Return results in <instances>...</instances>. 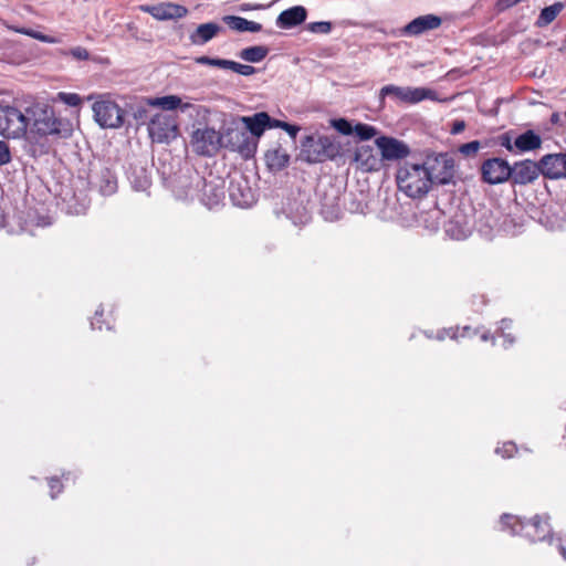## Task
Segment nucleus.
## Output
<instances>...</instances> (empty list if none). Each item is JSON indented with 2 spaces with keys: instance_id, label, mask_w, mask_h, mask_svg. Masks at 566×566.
<instances>
[{
  "instance_id": "f3484780",
  "label": "nucleus",
  "mask_w": 566,
  "mask_h": 566,
  "mask_svg": "<svg viewBox=\"0 0 566 566\" xmlns=\"http://www.w3.org/2000/svg\"><path fill=\"white\" fill-rule=\"evenodd\" d=\"M238 118L244 124L245 129L255 138L256 143L265 129H268L270 123V115L265 112H259L252 116H241Z\"/></svg>"
},
{
  "instance_id": "2eb2a0df",
  "label": "nucleus",
  "mask_w": 566,
  "mask_h": 566,
  "mask_svg": "<svg viewBox=\"0 0 566 566\" xmlns=\"http://www.w3.org/2000/svg\"><path fill=\"white\" fill-rule=\"evenodd\" d=\"M442 23L436 14H424L411 20L400 31L401 35L418 36L424 32L438 29Z\"/></svg>"
},
{
  "instance_id": "393cba45",
  "label": "nucleus",
  "mask_w": 566,
  "mask_h": 566,
  "mask_svg": "<svg viewBox=\"0 0 566 566\" xmlns=\"http://www.w3.org/2000/svg\"><path fill=\"white\" fill-rule=\"evenodd\" d=\"M442 220L443 212L438 207H433L420 214V222L430 232H436L440 228Z\"/></svg>"
},
{
  "instance_id": "bb28decb",
  "label": "nucleus",
  "mask_w": 566,
  "mask_h": 566,
  "mask_svg": "<svg viewBox=\"0 0 566 566\" xmlns=\"http://www.w3.org/2000/svg\"><path fill=\"white\" fill-rule=\"evenodd\" d=\"M230 198L232 202L238 207H248L253 200L250 188L241 189L240 185L231 184Z\"/></svg>"
},
{
  "instance_id": "4468645a",
  "label": "nucleus",
  "mask_w": 566,
  "mask_h": 566,
  "mask_svg": "<svg viewBox=\"0 0 566 566\" xmlns=\"http://www.w3.org/2000/svg\"><path fill=\"white\" fill-rule=\"evenodd\" d=\"M541 174L548 179L566 178V154H549L539 160Z\"/></svg>"
},
{
  "instance_id": "423d86ee",
  "label": "nucleus",
  "mask_w": 566,
  "mask_h": 566,
  "mask_svg": "<svg viewBox=\"0 0 566 566\" xmlns=\"http://www.w3.org/2000/svg\"><path fill=\"white\" fill-rule=\"evenodd\" d=\"M339 154V143L329 136H306L302 142L301 155L310 164L335 159Z\"/></svg>"
},
{
  "instance_id": "ddd939ff",
  "label": "nucleus",
  "mask_w": 566,
  "mask_h": 566,
  "mask_svg": "<svg viewBox=\"0 0 566 566\" xmlns=\"http://www.w3.org/2000/svg\"><path fill=\"white\" fill-rule=\"evenodd\" d=\"M376 146L385 160H398L406 158L410 149L407 144L394 137L381 136L376 138Z\"/></svg>"
},
{
  "instance_id": "09e8293b",
  "label": "nucleus",
  "mask_w": 566,
  "mask_h": 566,
  "mask_svg": "<svg viewBox=\"0 0 566 566\" xmlns=\"http://www.w3.org/2000/svg\"><path fill=\"white\" fill-rule=\"evenodd\" d=\"M146 106H148V105L145 103V104L138 105L136 108H134L133 114L137 120L146 117V114H147Z\"/></svg>"
},
{
  "instance_id": "4c0bfd02",
  "label": "nucleus",
  "mask_w": 566,
  "mask_h": 566,
  "mask_svg": "<svg viewBox=\"0 0 566 566\" xmlns=\"http://www.w3.org/2000/svg\"><path fill=\"white\" fill-rule=\"evenodd\" d=\"M57 99L73 107L78 106L81 104V97L75 93L60 92L57 94Z\"/></svg>"
},
{
  "instance_id": "5fc2aeb1",
  "label": "nucleus",
  "mask_w": 566,
  "mask_h": 566,
  "mask_svg": "<svg viewBox=\"0 0 566 566\" xmlns=\"http://www.w3.org/2000/svg\"><path fill=\"white\" fill-rule=\"evenodd\" d=\"M558 551L563 558L566 560V545H564L560 541L558 542Z\"/></svg>"
},
{
  "instance_id": "ea45409f",
  "label": "nucleus",
  "mask_w": 566,
  "mask_h": 566,
  "mask_svg": "<svg viewBox=\"0 0 566 566\" xmlns=\"http://www.w3.org/2000/svg\"><path fill=\"white\" fill-rule=\"evenodd\" d=\"M11 161V153L8 144L0 140V167Z\"/></svg>"
},
{
  "instance_id": "37998d69",
  "label": "nucleus",
  "mask_w": 566,
  "mask_h": 566,
  "mask_svg": "<svg viewBox=\"0 0 566 566\" xmlns=\"http://www.w3.org/2000/svg\"><path fill=\"white\" fill-rule=\"evenodd\" d=\"M517 449L513 442H505L501 449H497V453H501L503 458H511Z\"/></svg>"
},
{
  "instance_id": "9b49d317",
  "label": "nucleus",
  "mask_w": 566,
  "mask_h": 566,
  "mask_svg": "<svg viewBox=\"0 0 566 566\" xmlns=\"http://www.w3.org/2000/svg\"><path fill=\"white\" fill-rule=\"evenodd\" d=\"M28 129L27 112L14 106H0V135L6 138H20Z\"/></svg>"
},
{
  "instance_id": "c85d7f7f",
  "label": "nucleus",
  "mask_w": 566,
  "mask_h": 566,
  "mask_svg": "<svg viewBox=\"0 0 566 566\" xmlns=\"http://www.w3.org/2000/svg\"><path fill=\"white\" fill-rule=\"evenodd\" d=\"M97 187L102 195L111 196L117 191V179L109 170H104L99 176Z\"/></svg>"
},
{
  "instance_id": "aec40b11",
  "label": "nucleus",
  "mask_w": 566,
  "mask_h": 566,
  "mask_svg": "<svg viewBox=\"0 0 566 566\" xmlns=\"http://www.w3.org/2000/svg\"><path fill=\"white\" fill-rule=\"evenodd\" d=\"M355 160L365 171H377L381 167V160L374 155L370 147H360L355 154Z\"/></svg>"
},
{
  "instance_id": "4d7b16f0",
  "label": "nucleus",
  "mask_w": 566,
  "mask_h": 566,
  "mask_svg": "<svg viewBox=\"0 0 566 566\" xmlns=\"http://www.w3.org/2000/svg\"><path fill=\"white\" fill-rule=\"evenodd\" d=\"M255 7H252L250 4H242L240 10L241 11H248V10H251V9H254Z\"/></svg>"
},
{
  "instance_id": "f8f14e48",
  "label": "nucleus",
  "mask_w": 566,
  "mask_h": 566,
  "mask_svg": "<svg viewBox=\"0 0 566 566\" xmlns=\"http://www.w3.org/2000/svg\"><path fill=\"white\" fill-rule=\"evenodd\" d=\"M190 144L196 154L214 156L222 148L221 132L209 126L198 127L191 134Z\"/></svg>"
},
{
  "instance_id": "20e7f679",
  "label": "nucleus",
  "mask_w": 566,
  "mask_h": 566,
  "mask_svg": "<svg viewBox=\"0 0 566 566\" xmlns=\"http://www.w3.org/2000/svg\"><path fill=\"white\" fill-rule=\"evenodd\" d=\"M502 531L511 535L522 534L531 541H543L549 535L551 526L546 517L535 516L524 523L518 516L504 514L501 517Z\"/></svg>"
},
{
  "instance_id": "f257e3e1",
  "label": "nucleus",
  "mask_w": 566,
  "mask_h": 566,
  "mask_svg": "<svg viewBox=\"0 0 566 566\" xmlns=\"http://www.w3.org/2000/svg\"><path fill=\"white\" fill-rule=\"evenodd\" d=\"M454 174V160L442 153L423 164L405 163L396 174L397 186L410 198L426 195L433 182L449 184Z\"/></svg>"
},
{
  "instance_id": "a211bd4d",
  "label": "nucleus",
  "mask_w": 566,
  "mask_h": 566,
  "mask_svg": "<svg viewBox=\"0 0 566 566\" xmlns=\"http://www.w3.org/2000/svg\"><path fill=\"white\" fill-rule=\"evenodd\" d=\"M222 28L216 22L199 24L190 34L189 41L192 45L201 46L216 38Z\"/></svg>"
},
{
  "instance_id": "a18cd8bd",
  "label": "nucleus",
  "mask_w": 566,
  "mask_h": 566,
  "mask_svg": "<svg viewBox=\"0 0 566 566\" xmlns=\"http://www.w3.org/2000/svg\"><path fill=\"white\" fill-rule=\"evenodd\" d=\"M500 144L501 146L505 147L509 151L516 153V148L514 146V142L512 143L511 137L509 134H503L500 137Z\"/></svg>"
},
{
  "instance_id": "f03ea898",
  "label": "nucleus",
  "mask_w": 566,
  "mask_h": 566,
  "mask_svg": "<svg viewBox=\"0 0 566 566\" xmlns=\"http://www.w3.org/2000/svg\"><path fill=\"white\" fill-rule=\"evenodd\" d=\"M28 127L41 136H56L67 138L73 127L70 120L56 117L54 109L48 103L34 102L25 108Z\"/></svg>"
},
{
  "instance_id": "9d476101",
  "label": "nucleus",
  "mask_w": 566,
  "mask_h": 566,
  "mask_svg": "<svg viewBox=\"0 0 566 566\" xmlns=\"http://www.w3.org/2000/svg\"><path fill=\"white\" fill-rule=\"evenodd\" d=\"M497 170L505 174L503 177L497 176V184L511 178L514 184L526 185L536 180L541 174L539 163L536 164L532 160L516 163L511 168L506 161L497 158Z\"/></svg>"
},
{
  "instance_id": "6e6552de",
  "label": "nucleus",
  "mask_w": 566,
  "mask_h": 566,
  "mask_svg": "<svg viewBox=\"0 0 566 566\" xmlns=\"http://www.w3.org/2000/svg\"><path fill=\"white\" fill-rule=\"evenodd\" d=\"M147 130L153 143L169 144L178 136V122L176 116L157 112L148 119Z\"/></svg>"
},
{
  "instance_id": "0eeeda50",
  "label": "nucleus",
  "mask_w": 566,
  "mask_h": 566,
  "mask_svg": "<svg viewBox=\"0 0 566 566\" xmlns=\"http://www.w3.org/2000/svg\"><path fill=\"white\" fill-rule=\"evenodd\" d=\"M387 96H390L397 102L406 104H417L424 99H431L437 102H444L446 99L439 98L436 91L428 87H410V86H397L386 85L379 91L380 104Z\"/></svg>"
},
{
  "instance_id": "603ef678",
  "label": "nucleus",
  "mask_w": 566,
  "mask_h": 566,
  "mask_svg": "<svg viewBox=\"0 0 566 566\" xmlns=\"http://www.w3.org/2000/svg\"><path fill=\"white\" fill-rule=\"evenodd\" d=\"M285 123L286 122H282V120L274 119V118L270 117V123H269V127L268 128H282L283 129Z\"/></svg>"
},
{
  "instance_id": "49530a36",
  "label": "nucleus",
  "mask_w": 566,
  "mask_h": 566,
  "mask_svg": "<svg viewBox=\"0 0 566 566\" xmlns=\"http://www.w3.org/2000/svg\"><path fill=\"white\" fill-rule=\"evenodd\" d=\"M30 36L33 39H36L41 42H44V43H54L55 42L54 39H52L51 36L45 35V34L34 31V30H31Z\"/></svg>"
},
{
  "instance_id": "7ed1b4c3",
  "label": "nucleus",
  "mask_w": 566,
  "mask_h": 566,
  "mask_svg": "<svg viewBox=\"0 0 566 566\" xmlns=\"http://www.w3.org/2000/svg\"><path fill=\"white\" fill-rule=\"evenodd\" d=\"M176 196L182 200L198 199L207 208L213 209L226 198V182L217 177L205 179L197 176L195 185L186 187L185 190H176Z\"/></svg>"
},
{
  "instance_id": "8fccbe9b",
  "label": "nucleus",
  "mask_w": 566,
  "mask_h": 566,
  "mask_svg": "<svg viewBox=\"0 0 566 566\" xmlns=\"http://www.w3.org/2000/svg\"><path fill=\"white\" fill-rule=\"evenodd\" d=\"M465 128V123L463 120H455L453 124H452V127H451V134L453 135H458L460 134L461 132H463Z\"/></svg>"
},
{
  "instance_id": "412c9836",
  "label": "nucleus",
  "mask_w": 566,
  "mask_h": 566,
  "mask_svg": "<svg viewBox=\"0 0 566 566\" xmlns=\"http://www.w3.org/2000/svg\"><path fill=\"white\" fill-rule=\"evenodd\" d=\"M447 235L453 240H463L471 233V227L461 216H455L444 226Z\"/></svg>"
},
{
  "instance_id": "3c124183",
  "label": "nucleus",
  "mask_w": 566,
  "mask_h": 566,
  "mask_svg": "<svg viewBox=\"0 0 566 566\" xmlns=\"http://www.w3.org/2000/svg\"><path fill=\"white\" fill-rule=\"evenodd\" d=\"M283 129L292 137L295 138L297 133L300 132V127L296 125H292L289 123H285Z\"/></svg>"
},
{
  "instance_id": "4be33fe9",
  "label": "nucleus",
  "mask_w": 566,
  "mask_h": 566,
  "mask_svg": "<svg viewBox=\"0 0 566 566\" xmlns=\"http://www.w3.org/2000/svg\"><path fill=\"white\" fill-rule=\"evenodd\" d=\"M146 104L149 106L160 107L164 111H172L179 107L182 112H185L192 107V105L189 103H182L181 98L177 95L148 98L146 99Z\"/></svg>"
},
{
  "instance_id": "e433bc0d",
  "label": "nucleus",
  "mask_w": 566,
  "mask_h": 566,
  "mask_svg": "<svg viewBox=\"0 0 566 566\" xmlns=\"http://www.w3.org/2000/svg\"><path fill=\"white\" fill-rule=\"evenodd\" d=\"M494 165L495 158H490L482 165V178L485 182L491 185L495 184V177L491 176Z\"/></svg>"
},
{
  "instance_id": "1a4fd4ad",
  "label": "nucleus",
  "mask_w": 566,
  "mask_h": 566,
  "mask_svg": "<svg viewBox=\"0 0 566 566\" xmlns=\"http://www.w3.org/2000/svg\"><path fill=\"white\" fill-rule=\"evenodd\" d=\"M92 109L95 122L103 128H118L124 123L125 112L107 95L98 96Z\"/></svg>"
},
{
  "instance_id": "79ce46f5",
  "label": "nucleus",
  "mask_w": 566,
  "mask_h": 566,
  "mask_svg": "<svg viewBox=\"0 0 566 566\" xmlns=\"http://www.w3.org/2000/svg\"><path fill=\"white\" fill-rule=\"evenodd\" d=\"M511 326V322L507 319L501 321V326L499 327L502 331V336L504 337V345L506 344L511 345L514 343V337L511 333H505V329H509Z\"/></svg>"
},
{
  "instance_id": "7c9ffc66",
  "label": "nucleus",
  "mask_w": 566,
  "mask_h": 566,
  "mask_svg": "<svg viewBox=\"0 0 566 566\" xmlns=\"http://www.w3.org/2000/svg\"><path fill=\"white\" fill-rule=\"evenodd\" d=\"M289 155L280 149L266 153V161L271 169H282L289 164Z\"/></svg>"
},
{
  "instance_id": "58836bf2",
  "label": "nucleus",
  "mask_w": 566,
  "mask_h": 566,
  "mask_svg": "<svg viewBox=\"0 0 566 566\" xmlns=\"http://www.w3.org/2000/svg\"><path fill=\"white\" fill-rule=\"evenodd\" d=\"M481 148V144L478 140H473L467 144H463L459 147V153L465 157L474 156L479 149Z\"/></svg>"
},
{
  "instance_id": "6e6d98bb",
  "label": "nucleus",
  "mask_w": 566,
  "mask_h": 566,
  "mask_svg": "<svg viewBox=\"0 0 566 566\" xmlns=\"http://www.w3.org/2000/svg\"><path fill=\"white\" fill-rule=\"evenodd\" d=\"M14 31L18 33H21V34L29 35V36L31 34V29L21 28V29H14Z\"/></svg>"
},
{
  "instance_id": "dca6fc26",
  "label": "nucleus",
  "mask_w": 566,
  "mask_h": 566,
  "mask_svg": "<svg viewBox=\"0 0 566 566\" xmlns=\"http://www.w3.org/2000/svg\"><path fill=\"white\" fill-rule=\"evenodd\" d=\"M142 9L143 11L149 13L151 17L160 21L180 19L184 18L188 12L185 7L171 2L160 3L157 6H146Z\"/></svg>"
},
{
  "instance_id": "cd10ccee",
  "label": "nucleus",
  "mask_w": 566,
  "mask_h": 566,
  "mask_svg": "<svg viewBox=\"0 0 566 566\" xmlns=\"http://www.w3.org/2000/svg\"><path fill=\"white\" fill-rule=\"evenodd\" d=\"M269 49L263 45H254L242 49L239 52V57L250 63H259L266 57Z\"/></svg>"
},
{
  "instance_id": "a878e982",
  "label": "nucleus",
  "mask_w": 566,
  "mask_h": 566,
  "mask_svg": "<svg viewBox=\"0 0 566 566\" xmlns=\"http://www.w3.org/2000/svg\"><path fill=\"white\" fill-rule=\"evenodd\" d=\"M564 8L565 6L563 2H555L552 6L544 8L537 18L535 25L538 28L547 27L558 17Z\"/></svg>"
},
{
  "instance_id": "de8ad7c7",
  "label": "nucleus",
  "mask_w": 566,
  "mask_h": 566,
  "mask_svg": "<svg viewBox=\"0 0 566 566\" xmlns=\"http://www.w3.org/2000/svg\"><path fill=\"white\" fill-rule=\"evenodd\" d=\"M103 312L104 311L102 307L96 310L95 315H94L93 319L91 321V325L93 328H97V329L103 328L102 323H101V317L103 315Z\"/></svg>"
},
{
  "instance_id": "c9c22d12",
  "label": "nucleus",
  "mask_w": 566,
  "mask_h": 566,
  "mask_svg": "<svg viewBox=\"0 0 566 566\" xmlns=\"http://www.w3.org/2000/svg\"><path fill=\"white\" fill-rule=\"evenodd\" d=\"M195 62L197 64L218 66L221 69H227V64H228V60L214 59V57H209V56H205V55L196 57Z\"/></svg>"
},
{
  "instance_id": "f704fd0d",
  "label": "nucleus",
  "mask_w": 566,
  "mask_h": 566,
  "mask_svg": "<svg viewBox=\"0 0 566 566\" xmlns=\"http://www.w3.org/2000/svg\"><path fill=\"white\" fill-rule=\"evenodd\" d=\"M306 29L312 33L328 34L332 31V23L328 21L311 22Z\"/></svg>"
},
{
  "instance_id": "6ab92c4d",
  "label": "nucleus",
  "mask_w": 566,
  "mask_h": 566,
  "mask_svg": "<svg viewBox=\"0 0 566 566\" xmlns=\"http://www.w3.org/2000/svg\"><path fill=\"white\" fill-rule=\"evenodd\" d=\"M307 11L302 6H295L282 11L277 19L276 25L281 29H291L306 20Z\"/></svg>"
},
{
  "instance_id": "864d4df0",
  "label": "nucleus",
  "mask_w": 566,
  "mask_h": 566,
  "mask_svg": "<svg viewBox=\"0 0 566 566\" xmlns=\"http://www.w3.org/2000/svg\"><path fill=\"white\" fill-rule=\"evenodd\" d=\"M489 339L493 343L494 342V336L491 335L489 332H482L481 335H480V340L481 342H486Z\"/></svg>"
},
{
  "instance_id": "c756f323",
  "label": "nucleus",
  "mask_w": 566,
  "mask_h": 566,
  "mask_svg": "<svg viewBox=\"0 0 566 566\" xmlns=\"http://www.w3.org/2000/svg\"><path fill=\"white\" fill-rule=\"evenodd\" d=\"M476 334V331H472L469 326H464L461 328H449V329H441L437 333V339L443 340L446 337H450L452 339H459L469 337L471 338L473 335Z\"/></svg>"
},
{
  "instance_id": "72a5a7b5",
  "label": "nucleus",
  "mask_w": 566,
  "mask_h": 566,
  "mask_svg": "<svg viewBox=\"0 0 566 566\" xmlns=\"http://www.w3.org/2000/svg\"><path fill=\"white\" fill-rule=\"evenodd\" d=\"M331 125L343 135H352L354 130L350 122L345 118L332 119Z\"/></svg>"
},
{
  "instance_id": "c03bdc74",
  "label": "nucleus",
  "mask_w": 566,
  "mask_h": 566,
  "mask_svg": "<svg viewBox=\"0 0 566 566\" xmlns=\"http://www.w3.org/2000/svg\"><path fill=\"white\" fill-rule=\"evenodd\" d=\"M50 494L52 499H55L56 495L62 491V485L60 481L55 478H51L49 480Z\"/></svg>"
},
{
  "instance_id": "a19ab883",
  "label": "nucleus",
  "mask_w": 566,
  "mask_h": 566,
  "mask_svg": "<svg viewBox=\"0 0 566 566\" xmlns=\"http://www.w3.org/2000/svg\"><path fill=\"white\" fill-rule=\"evenodd\" d=\"M70 55L78 61H86L90 57L88 51L83 46H75L70 50Z\"/></svg>"
},
{
  "instance_id": "473e14b6",
  "label": "nucleus",
  "mask_w": 566,
  "mask_h": 566,
  "mask_svg": "<svg viewBox=\"0 0 566 566\" xmlns=\"http://www.w3.org/2000/svg\"><path fill=\"white\" fill-rule=\"evenodd\" d=\"M227 70H231L243 76H250L255 73V67L230 60H228Z\"/></svg>"
},
{
  "instance_id": "5701e85b",
  "label": "nucleus",
  "mask_w": 566,
  "mask_h": 566,
  "mask_svg": "<svg viewBox=\"0 0 566 566\" xmlns=\"http://www.w3.org/2000/svg\"><path fill=\"white\" fill-rule=\"evenodd\" d=\"M516 153H526L541 148L542 138L533 130H526L514 139Z\"/></svg>"
},
{
  "instance_id": "39448f33",
  "label": "nucleus",
  "mask_w": 566,
  "mask_h": 566,
  "mask_svg": "<svg viewBox=\"0 0 566 566\" xmlns=\"http://www.w3.org/2000/svg\"><path fill=\"white\" fill-rule=\"evenodd\" d=\"M238 123H241L239 118L231 120L221 132L222 148L235 151L248 159L253 157L256 151V140L245 127H240Z\"/></svg>"
},
{
  "instance_id": "2f4dec72",
  "label": "nucleus",
  "mask_w": 566,
  "mask_h": 566,
  "mask_svg": "<svg viewBox=\"0 0 566 566\" xmlns=\"http://www.w3.org/2000/svg\"><path fill=\"white\" fill-rule=\"evenodd\" d=\"M353 133L360 140H369L377 135V129L374 126L358 123L357 125L354 126Z\"/></svg>"
},
{
  "instance_id": "b1692460",
  "label": "nucleus",
  "mask_w": 566,
  "mask_h": 566,
  "mask_svg": "<svg viewBox=\"0 0 566 566\" xmlns=\"http://www.w3.org/2000/svg\"><path fill=\"white\" fill-rule=\"evenodd\" d=\"M223 22L232 30L238 32H260L262 25L254 21H249L238 15H224Z\"/></svg>"
}]
</instances>
